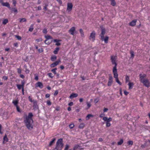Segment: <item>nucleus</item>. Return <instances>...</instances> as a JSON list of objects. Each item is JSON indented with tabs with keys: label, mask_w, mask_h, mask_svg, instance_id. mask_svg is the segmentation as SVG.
Masks as SVG:
<instances>
[{
	"label": "nucleus",
	"mask_w": 150,
	"mask_h": 150,
	"mask_svg": "<svg viewBox=\"0 0 150 150\" xmlns=\"http://www.w3.org/2000/svg\"><path fill=\"white\" fill-rule=\"evenodd\" d=\"M124 93L125 95H127L129 93L128 92H127L126 91H124Z\"/></svg>",
	"instance_id": "64"
},
{
	"label": "nucleus",
	"mask_w": 150,
	"mask_h": 150,
	"mask_svg": "<svg viewBox=\"0 0 150 150\" xmlns=\"http://www.w3.org/2000/svg\"><path fill=\"white\" fill-rule=\"evenodd\" d=\"M16 4V1L15 0H13V4L14 5V6H15Z\"/></svg>",
	"instance_id": "53"
},
{
	"label": "nucleus",
	"mask_w": 150,
	"mask_h": 150,
	"mask_svg": "<svg viewBox=\"0 0 150 150\" xmlns=\"http://www.w3.org/2000/svg\"><path fill=\"white\" fill-rule=\"evenodd\" d=\"M84 126V124L83 123L81 124L79 126V128L81 129L83 128Z\"/></svg>",
	"instance_id": "35"
},
{
	"label": "nucleus",
	"mask_w": 150,
	"mask_h": 150,
	"mask_svg": "<svg viewBox=\"0 0 150 150\" xmlns=\"http://www.w3.org/2000/svg\"><path fill=\"white\" fill-rule=\"evenodd\" d=\"M111 59L112 64H114L115 65L114 67H116L117 66V64L116 62V57L115 56H112L111 57Z\"/></svg>",
	"instance_id": "7"
},
{
	"label": "nucleus",
	"mask_w": 150,
	"mask_h": 150,
	"mask_svg": "<svg viewBox=\"0 0 150 150\" xmlns=\"http://www.w3.org/2000/svg\"><path fill=\"white\" fill-rule=\"evenodd\" d=\"M28 99H29V101L31 102H33V100H32V99L31 98V97L30 96H29L28 97Z\"/></svg>",
	"instance_id": "56"
},
{
	"label": "nucleus",
	"mask_w": 150,
	"mask_h": 150,
	"mask_svg": "<svg viewBox=\"0 0 150 150\" xmlns=\"http://www.w3.org/2000/svg\"><path fill=\"white\" fill-rule=\"evenodd\" d=\"M63 140L62 139H59L57 141L56 144V147L54 149L56 150H62L63 147Z\"/></svg>",
	"instance_id": "3"
},
{
	"label": "nucleus",
	"mask_w": 150,
	"mask_h": 150,
	"mask_svg": "<svg viewBox=\"0 0 150 150\" xmlns=\"http://www.w3.org/2000/svg\"><path fill=\"white\" fill-rule=\"evenodd\" d=\"M45 38H46V40H45V43L47 45L50 44V42H47L48 40L52 39V37L50 35H47L45 36Z\"/></svg>",
	"instance_id": "9"
},
{
	"label": "nucleus",
	"mask_w": 150,
	"mask_h": 150,
	"mask_svg": "<svg viewBox=\"0 0 150 150\" xmlns=\"http://www.w3.org/2000/svg\"><path fill=\"white\" fill-rule=\"evenodd\" d=\"M58 93V91H56L54 93V95L55 96L57 95Z\"/></svg>",
	"instance_id": "57"
},
{
	"label": "nucleus",
	"mask_w": 150,
	"mask_h": 150,
	"mask_svg": "<svg viewBox=\"0 0 150 150\" xmlns=\"http://www.w3.org/2000/svg\"><path fill=\"white\" fill-rule=\"evenodd\" d=\"M61 43H60L59 42H56L55 45L57 46H59L61 45Z\"/></svg>",
	"instance_id": "62"
},
{
	"label": "nucleus",
	"mask_w": 150,
	"mask_h": 150,
	"mask_svg": "<svg viewBox=\"0 0 150 150\" xmlns=\"http://www.w3.org/2000/svg\"><path fill=\"white\" fill-rule=\"evenodd\" d=\"M42 9V8H41V6H38V10H41Z\"/></svg>",
	"instance_id": "61"
},
{
	"label": "nucleus",
	"mask_w": 150,
	"mask_h": 150,
	"mask_svg": "<svg viewBox=\"0 0 150 150\" xmlns=\"http://www.w3.org/2000/svg\"><path fill=\"white\" fill-rule=\"evenodd\" d=\"M123 139H121L120 141L118 142H117V144L118 145H121L123 143Z\"/></svg>",
	"instance_id": "31"
},
{
	"label": "nucleus",
	"mask_w": 150,
	"mask_h": 150,
	"mask_svg": "<svg viewBox=\"0 0 150 150\" xmlns=\"http://www.w3.org/2000/svg\"><path fill=\"white\" fill-rule=\"evenodd\" d=\"M25 84V83L24 81H21V85L22 87V88H24Z\"/></svg>",
	"instance_id": "41"
},
{
	"label": "nucleus",
	"mask_w": 150,
	"mask_h": 150,
	"mask_svg": "<svg viewBox=\"0 0 150 150\" xmlns=\"http://www.w3.org/2000/svg\"><path fill=\"white\" fill-rule=\"evenodd\" d=\"M47 104L49 105H51V102L50 100H47Z\"/></svg>",
	"instance_id": "50"
},
{
	"label": "nucleus",
	"mask_w": 150,
	"mask_h": 150,
	"mask_svg": "<svg viewBox=\"0 0 150 150\" xmlns=\"http://www.w3.org/2000/svg\"><path fill=\"white\" fill-rule=\"evenodd\" d=\"M53 41L54 42H60L61 41V40H58L57 39H54L53 40Z\"/></svg>",
	"instance_id": "46"
},
{
	"label": "nucleus",
	"mask_w": 150,
	"mask_h": 150,
	"mask_svg": "<svg viewBox=\"0 0 150 150\" xmlns=\"http://www.w3.org/2000/svg\"><path fill=\"white\" fill-rule=\"evenodd\" d=\"M8 22V20L7 19H4L3 22V24L4 25L6 24Z\"/></svg>",
	"instance_id": "32"
},
{
	"label": "nucleus",
	"mask_w": 150,
	"mask_h": 150,
	"mask_svg": "<svg viewBox=\"0 0 150 150\" xmlns=\"http://www.w3.org/2000/svg\"><path fill=\"white\" fill-rule=\"evenodd\" d=\"M57 69L56 68H55L53 69H52V71L54 73V74H57V72L56 71V70H57Z\"/></svg>",
	"instance_id": "36"
},
{
	"label": "nucleus",
	"mask_w": 150,
	"mask_h": 150,
	"mask_svg": "<svg viewBox=\"0 0 150 150\" xmlns=\"http://www.w3.org/2000/svg\"><path fill=\"white\" fill-rule=\"evenodd\" d=\"M78 95L77 94L73 93L71 94L69 96L70 99H73L74 98H75L78 96Z\"/></svg>",
	"instance_id": "15"
},
{
	"label": "nucleus",
	"mask_w": 150,
	"mask_h": 150,
	"mask_svg": "<svg viewBox=\"0 0 150 150\" xmlns=\"http://www.w3.org/2000/svg\"><path fill=\"white\" fill-rule=\"evenodd\" d=\"M93 115L91 114L88 115L86 117V120H89L91 117H93Z\"/></svg>",
	"instance_id": "26"
},
{
	"label": "nucleus",
	"mask_w": 150,
	"mask_h": 150,
	"mask_svg": "<svg viewBox=\"0 0 150 150\" xmlns=\"http://www.w3.org/2000/svg\"><path fill=\"white\" fill-rule=\"evenodd\" d=\"M38 52L40 53L42 52L43 50L42 48H40L38 50Z\"/></svg>",
	"instance_id": "44"
},
{
	"label": "nucleus",
	"mask_w": 150,
	"mask_h": 150,
	"mask_svg": "<svg viewBox=\"0 0 150 150\" xmlns=\"http://www.w3.org/2000/svg\"><path fill=\"white\" fill-rule=\"evenodd\" d=\"M47 5H45V6L44 7L43 9L45 11L47 10Z\"/></svg>",
	"instance_id": "55"
},
{
	"label": "nucleus",
	"mask_w": 150,
	"mask_h": 150,
	"mask_svg": "<svg viewBox=\"0 0 150 150\" xmlns=\"http://www.w3.org/2000/svg\"><path fill=\"white\" fill-rule=\"evenodd\" d=\"M36 87H39L40 88H42L43 87V85L42 83L40 82H38L36 84Z\"/></svg>",
	"instance_id": "14"
},
{
	"label": "nucleus",
	"mask_w": 150,
	"mask_h": 150,
	"mask_svg": "<svg viewBox=\"0 0 150 150\" xmlns=\"http://www.w3.org/2000/svg\"><path fill=\"white\" fill-rule=\"evenodd\" d=\"M112 80H110H110H109L108 83V86H110L112 85Z\"/></svg>",
	"instance_id": "38"
},
{
	"label": "nucleus",
	"mask_w": 150,
	"mask_h": 150,
	"mask_svg": "<svg viewBox=\"0 0 150 150\" xmlns=\"http://www.w3.org/2000/svg\"><path fill=\"white\" fill-rule=\"evenodd\" d=\"M96 33L94 31H93L90 34L89 39L92 41H94L95 38Z\"/></svg>",
	"instance_id": "5"
},
{
	"label": "nucleus",
	"mask_w": 150,
	"mask_h": 150,
	"mask_svg": "<svg viewBox=\"0 0 150 150\" xmlns=\"http://www.w3.org/2000/svg\"><path fill=\"white\" fill-rule=\"evenodd\" d=\"M136 22L137 20H134L129 23V25L132 26H134L136 25Z\"/></svg>",
	"instance_id": "13"
},
{
	"label": "nucleus",
	"mask_w": 150,
	"mask_h": 150,
	"mask_svg": "<svg viewBox=\"0 0 150 150\" xmlns=\"http://www.w3.org/2000/svg\"><path fill=\"white\" fill-rule=\"evenodd\" d=\"M3 139L4 141H5L6 142H7L8 141V139L7 137V136L6 134L4 136Z\"/></svg>",
	"instance_id": "21"
},
{
	"label": "nucleus",
	"mask_w": 150,
	"mask_h": 150,
	"mask_svg": "<svg viewBox=\"0 0 150 150\" xmlns=\"http://www.w3.org/2000/svg\"><path fill=\"white\" fill-rule=\"evenodd\" d=\"M2 6L7 7L9 9H11L9 4L8 2L3 3Z\"/></svg>",
	"instance_id": "16"
},
{
	"label": "nucleus",
	"mask_w": 150,
	"mask_h": 150,
	"mask_svg": "<svg viewBox=\"0 0 150 150\" xmlns=\"http://www.w3.org/2000/svg\"><path fill=\"white\" fill-rule=\"evenodd\" d=\"M11 9L12 11H13L14 12H16V13L17 12V10L15 8H11V9Z\"/></svg>",
	"instance_id": "28"
},
{
	"label": "nucleus",
	"mask_w": 150,
	"mask_h": 150,
	"mask_svg": "<svg viewBox=\"0 0 150 150\" xmlns=\"http://www.w3.org/2000/svg\"><path fill=\"white\" fill-rule=\"evenodd\" d=\"M116 81L117 83L120 85H121V83L119 80L118 78H115Z\"/></svg>",
	"instance_id": "39"
},
{
	"label": "nucleus",
	"mask_w": 150,
	"mask_h": 150,
	"mask_svg": "<svg viewBox=\"0 0 150 150\" xmlns=\"http://www.w3.org/2000/svg\"><path fill=\"white\" fill-rule=\"evenodd\" d=\"M130 53L131 54V58H133L134 57V53L133 51L132 50L130 51Z\"/></svg>",
	"instance_id": "19"
},
{
	"label": "nucleus",
	"mask_w": 150,
	"mask_h": 150,
	"mask_svg": "<svg viewBox=\"0 0 150 150\" xmlns=\"http://www.w3.org/2000/svg\"><path fill=\"white\" fill-rule=\"evenodd\" d=\"M86 104H87V109H88L89 108H90L91 107V103H89L88 102H87Z\"/></svg>",
	"instance_id": "30"
},
{
	"label": "nucleus",
	"mask_w": 150,
	"mask_h": 150,
	"mask_svg": "<svg viewBox=\"0 0 150 150\" xmlns=\"http://www.w3.org/2000/svg\"><path fill=\"white\" fill-rule=\"evenodd\" d=\"M127 143L129 145H132L133 144V142L132 141H129Z\"/></svg>",
	"instance_id": "40"
},
{
	"label": "nucleus",
	"mask_w": 150,
	"mask_h": 150,
	"mask_svg": "<svg viewBox=\"0 0 150 150\" xmlns=\"http://www.w3.org/2000/svg\"><path fill=\"white\" fill-rule=\"evenodd\" d=\"M79 31L80 32L81 34V36L82 37H83L84 36V34L83 30L82 29H80Z\"/></svg>",
	"instance_id": "33"
},
{
	"label": "nucleus",
	"mask_w": 150,
	"mask_h": 150,
	"mask_svg": "<svg viewBox=\"0 0 150 150\" xmlns=\"http://www.w3.org/2000/svg\"><path fill=\"white\" fill-rule=\"evenodd\" d=\"M108 109L107 108H104L103 110V111L104 112H106L108 110Z\"/></svg>",
	"instance_id": "59"
},
{
	"label": "nucleus",
	"mask_w": 150,
	"mask_h": 150,
	"mask_svg": "<svg viewBox=\"0 0 150 150\" xmlns=\"http://www.w3.org/2000/svg\"><path fill=\"white\" fill-rule=\"evenodd\" d=\"M109 38L108 36H106L105 38H103V40H104L105 43H107L108 42V40Z\"/></svg>",
	"instance_id": "20"
},
{
	"label": "nucleus",
	"mask_w": 150,
	"mask_h": 150,
	"mask_svg": "<svg viewBox=\"0 0 150 150\" xmlns=\"http://www.w3.org/2000/svg\"><path fill=\"white\" fill-rule=\"evenodd\" d=\"M73 105V103L72 102H70L69 104L68 105L70 106H71Z\"/></svg>",
	"instance_id": "58"
},
{
	"label": "nucleus",
	"mask_w": 150,
	"mask_h": 150,
	"mask_svg": "<svg viewBox=\"0 0 150 150\" xmlns=\"http://www.w3.org/2000/svg\"><path fill=\"white\" fill-rule=\"evenodd\" d=\"M15 37L18 40H21V36H18V35H15Z\"/></svg>",
	"instance_id": "29"
},
{
	"label": "nucleus",
	"mask_w": 150,
	"mask_h": 150,
	"mask_svg": "<svg viewBox=\"0 0 150 150\" xmlns=\"http://www.w3.org/2000/svg\"><path fill=\"white\" fill-rule=\"evenodd\" d=\"M25 72L26 73L28 74L29 72V70L28 69H25Z\"/></svg>",
	"instance_id": "60"
},
{
	"label": "nucleus",
	"mask_w": 150,
	"mask_h": 150,
	"mask_svg": "<svg viewBox=\"0 0 150 150\" xmlns=\"http://www.w3.org/2000/svg\"><path fill=\"white\" fill-rule=\"evenodd\" d=\"M59 48L57 47L55 49V50L53 52L55 54H57L59 50Z\"/></svg>",
	"instance_id": "18"
},
{
	"label": "nucleus",
	"mask_w": 150,
	"mask_h": 150,
	"mask_svg": "<svg viewBox=\"0 0 150 150\" xmlns=\"http://www.w3.org/2000/svg\"><path fill=\"white\" fill-rule=\"evenodd\" d=\"M48 76L52 78L53 77V76L52 75V74L51 73H49L48 74Z\"/></svg>",
	"instance_id": "43"
},
{
	"label": "nucleus",
	"mask_w": 150,
	"mask_h": 150,
	"mask_svg": "<svg viewBox=\"0 0 150 150\" xmlns=\"http://www.w3.org/2000/svg\"><path fill=\"white\" fill-rule=\"evenodd\" d=\"M17 111L18 112H20V109L19 107L17 105L16 106Z\"/></svg>",
	"instance_id": "45"
},
{
	"label": "nucleus",
	"mask_w": 150,
	"mask_h": 150,
	"mask_svg": "<svg viewBox=\"0 0 150 150\" xmlns=\"http://www.w3.org/2000/svg\"><path fill=\"white\" fill-rule=\"evenodd\" d=\"M43 32L45 34H46L47 32V29L45 28L43 30Z\"/></svg>",
	"instance_id": "54"
},
{
	"label": "nucleus",
	"mask_w": 150,
	"mask_h": 150,
	"mask_svg": "<svg viewBox=\"0 0 150 150\" xmlns=\"http://www.w3.org/2000/svg\"><path fill=\"white\" fill-rule=\"evenodd\" d=\"M60 62V60L59 61H57L51 64L50 65V67H54L56 66L57 65L59 64V63Z\"/></svg>",
	"instance_id": "12"
},
{
	"label": "nucleus",
	"mask_w": 150,
	"mask_h": 150,
	"mask_svg": "<svg viewBox=\"0 0 150 150\" xmlns=\"http://www.w3.org/2000/svg\"><path fill=\"white\" fill-rule=\"evenodd\" d=\"M17 72L18 74H21V70L20 68L17 69Z\"/></svg>",
	"instance_id": "48"
},
{
	"label": "nucleus",
	"mask_w": 150,
	"mask_h": 150,
	"mask_svg": "<svg viewBox=\"0 0 150 150\" xmlns=\"http://www.w3.org/2000/svg\"><path fill=\"white\" fill-rule=\"evenodd\" d=\"M111 4L113 6H115L116 5V3L114 0H111Z\"/></svg>",
	"instance_id": "34"
},
{
	"label": "nucleus",
	"mask_w": 150,
	"mask_h": 150,
	"mask_svg": "<svg viewBox=\"0 0 150 150\" xmlns=\"http://www.w3.org/2000/svg\"><path fill=\"white\" fill-rule=\"evenodd\" d=\"M16 86L18 88L19 90H20L21 88L22 89V87L21 86V85L17 84L16 85Z\"/></svg>",
	"instance_id": "37"
},
{
	"label": "nucleus",
	"mask_w": 150,
	"mask_h": 150,
	"mask_svg": "<svg viewBox=\"0 0 150 150\" xmlns=\"http://www.w3.org/2000/svg\"><path fill=\"white\" fill-rule=\"evenodd\" d=\"M75 30V28L73 27H72L69 30V33L72 35H74V31Z\"/></svg>",
	"instance_id": "11"
},
{
	"label": "nucleus",
	"mask_w": 150,
	"mask_h": 150,
	"mask_svg": "<svg viewBox=\"0 0 150 150\" xmlns=\"http://www.w3.org/2000/svg\"><path fill=\"white\" fill-rule=\"evenodd\" d=\"M101 28V33L100 35V36L101 37V39L102 40H103L104 38V35L105 33V28Z\"/></svg>",
	"instance_id": "6"
},
{
	"label": "nucleus",
	"mask_w": 150,
	"mask_h": 150,
	"mask_svg": "<svg viewBox=\"0 0 150 150\" xmlns=\"http://www.w3.org/2000/svg\"><path fill=\"white\" fill-rule=\"evenodd\" d=\"M33 115V114L29 113L28 116L26 117L25 119L24 120V122L27 128L29 130H31L33 128V120L32 118Z\"/></svg>",
	"instance_id": "1"
},
{
	"label": "nucleus",
	"mask_w": 150,
	"mask_h": 150,
	"mask_svg": "<svg viewBox=\"0 0 150 150\" xmlns=\"http://www.w3.org/2000/svg\"><path fill=\"white\" fill-rule=\"evenodd\" d=\"M73 6L71 3H68L67 4V11L69 12L71 11L72 8Z\"/></svg>",
	"instance_id": "10"
},
{
	"label": "nucleus",
	"mask_w": 150,
	"mask_h": 150,
	"mask_svg": "<svg viewBox=\"0 0 150 150\" xmlns=\"http://www.w3.org/2000/svg\"><path fill=\"white\" fill-rule=\"evenodd\" d=\"M126 82L129 81V78L127 76H126Z\"/></svg>",
	"instance_id": "47"
},
{
	"label": "nucleus",
	"mask_w": 150,
	"mask_h": 150,
	"mask_svg": "<svg viewBox=\"0 0 150 150\" xmlns=\"http://www.w3.org/2000/svg\"><path fill=\"white\" fill-rule=\"evenodd\" d=\"M57 59V57L55 56H53L51 57V60L52 61H54Z\"/></svg>",
	"instance_id": "25"
},
{
	"label": "nucleus",
	"mask_w": 150,
	"mask_h": 150,
	"mask_svg": "<svg viewBox=\"0 0 150 150\" xmlns=\"http://www.w3.org/2000/svg\"><path fill=\"white\" fill-rule=\"evenodd\" d=\"M50 96V95L49 94H46L45 97L47 98H49Z\"/></svg>",
	"instance_id": "63"
},
{
	"label": "nucleus",
	"mask_w": 150,
	"mask_h": 150,
	"mask_svg": "<svg viewBox=\"0 0 150 150\" xmlns=\"http://www.w3.org/2000/svg\"><path fill=\"white\" fill-rule=\"evenodd\" d=\"M99 100V99L98 98H96L94 99V102L95 103H97Z\"/></svg>",
	"instance_id": "42"
},
{
	"label": "nucleus",
	"mask_w": 150,
	"mask_h": 150,
	"mask_svg": "<svg viewBox=\"0 0 150 150\" xmlns=\"http://www.w3.org/2000/svg\"><path fill=\"white\" fill-rule=\"evenodd\" d=\"M55 140L56 139L55 138H54L50 142V143L49 145V146H51L52 145L53 143H54Z\"/></svg>",
	"instance_id": "17"
},
{
	"label": "nucleus",
	"mask_w": 150,
	"mask_h": 150,
	"mask_svg": "<svg viewBox=\"0 0 150 150\" xmlns=\"http://www.w3.org/2000/svg\"><path fill=\"white\" fill-rule=\"evenodd\" d=\"M133 85L134 84L133 83L129 82V83H128V85L129 86V89H131Z\"/></svg>",
	"instance_id": "24"
},
{
	"label": "nucleus",
	"mask_w": 150,
	"mask_h": 150,
	"mask_svg": "<svg viewBox=\"0 0 150 150\" xmlns=\"http://www.w3.org/2000/svg\"><path fill=\"white\" fill-rule=\"evenodd\" d=\"M74 126V124H70L69 125V127L71 129L73 128Z\"/></svg>",
	"instance_id": "51"
},
{
	"label": "nucleus",
	"mask_w": 150,
	"mask_h": 150,
	"mask_svg": "<svg viewBox=\"0 0 150 150\" xmlns=\"http://www.w3.org/2000/svg\"><path fill=\"white\" fill-rule=\"evenodd\" d=\"M42 40V39L41 38H40L38 39H37L36 40V41H37V42H41Z\"/></svg>",
	"instance_id": "52"
},
{
	"label": "nucleus",
	"mask_w": 150,
	"mask_h": 150,
	"mask_svg": "<svg viewBox=\"0 0 150 150\" xmlns=\"http://www.w3.org/2000/svg\"><path fill=\"white\" fill-rule=\"evenodd\" d=\"M26 19L25 18H23L20 19V22L21 23L26 22Z\"/></svg>",
	"instance_id": "23"
},
{
	"label": "nucleus",
	"mask_w": 150,
	"mask_h": 150,
	"mask_svg": "<svg viewBox=\"0 0 150 150\" xmlns=\"http://www.w3.org/2000/svg\"><path fill=\"white\" fill-rule=\"evenodd\" d=\"M146 76L145 74H140V81L144 86L148 88L150 86V82L147 79L145 78Z\"/></svg>",
	"instance_id": "2"
},
{
	"label": "nucleus",
	"mask_w": 150,
	"mask_h": 150,
	"mask_svg": "<svg viewBox=\"0 0 150 150\" xmlns=\"http://www.w3.org/2000/svg\"><path fill=\"white\" fill-rule=\"evenodd\" d=\"M69 146L68 145L66 144V147L64 150H67V149H69Z\"/></svg>",
	"instance_id": "49"
},
{
	"label": "nucleus",
	"mask_w": 150,
	"mask_h": 150,
	"mask_svg": "<svg viewBox=\"0 0 150 150\" xmlns=\"http://www.w3.org/2000/svg\"><path fill=\"white\" fill-rule=\"evenodd\" d=\"M13 103L16 106H17V104L18 103V101L17 100H14L13 101Z\"/></svg>",
	"instance_id": "22"
},
{
	"label": "nucleus",
	"mask_w": 150,
	"mask_h": 150,
	"mask_svg": "<svg viewBox=\"0 0 150 150\" xmlns=\"http://www.w3.org/2000/svg\"><path fill=\"white\" fill-rule=\"evenodd\" d=\"M113 72L114 76V77L115 78H118V74L117 73V69L116 67H114L113 68Z\"/></svg>",
	"instance_id": "8"
},
{
	"label": "nucleus",
	"mask_w": 150,
	"mask_h": 150,
	"mask_svg": "<svg viewBox=\"0 0 150 150\" xmlns=\"http://www.w3.org/2000/svg\"><path fill=\"white\" fill-rule=\"evenodd\" d=\"M103 119L104 121H106V126L107 127H109L110 126L111 124L109 122L112 121V118L110 117L108 118L107 117H103Z\"/></svg>",
	"instance_id": "4"
},
{
	"label": "nucleus",
	"mask_w": 150,
	"mask_h": 150,
	"mask_svg": "<svg viewBox=\"0 0 150 150\" xmlns=\"http://www.w3.org/2000/svg\"><path fill=\"white\" fill-rule=\"evenodd\" d=\"M33 25H30V27L29 29V31L30 32H32L33 31Z\"/></svg>",
	"instance_id": "27"
}]
</instances>
